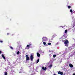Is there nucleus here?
Here are the masks:
<instances>
[{
	"label": "nucleus",
	"mask_w": 75,
	"mask_h": 75,
	"mask_svg": "<svg viewBox=\"0 0 75 75\" xmlns=\"http://www.w3.org/2000/svg\"><path fill=\"white\" fill-rule=\"evenodd\" d=\"M47 38L45 37H43L42 38V40L43 41H47Z\"/></svg>",
	"instance_id": "1"
},
{
	"label": "nucleus",
	"mask_w": 75,
	"mask_h": 75,
	"mask_svg": "<svg viewBox=\"0 0 75 75\" xmlns=\"http://www.w3.org/2000/svg\"><path fill=\"white\" fill-rule=\"evenodd\" d=\"M34 71V69L32 67H31L30 69H29V71L30 72H33Z\"/></svg>",
	"instance_id": "2"
},
{
	"label": "nucleus",
	"mask_w": 75,
	"mask_h": 75,
	"mask_svg": "<svg viewBox=\"0 0 75 75\" xmlns=\"http://www.w3.org/2000/svg\"><path fill=\"white\" fill-rule=\"evenodd\" d=\"M25 57L26 58V61H28L30 59V57H28V55H26L25 56Z\"/></svg>",
	"instance_id": "3"
},
{
	"label": "nucleus",
	"mask_w": 75,
	"mask_h": 75,
	"mask_svg": "<svg viewBox=\"0 0 75 75\" xmlns=\"http://www.w3.org/2000/svg\"><path fill=\"white\" fill-rule=\"evenodd\" d=\"M68 43H69V41H68V40H66L64 41V44H65V45H67Z\"/></svg>",
	"instance_id": "4"
},
{
	"label": "nucleus",
	"mask_w": 75,
	"mask_h": 75,
	"mask_svg": "<svg viewBox=\"0 0 75 75\" xmlns=\"http://www.w3.org/2000/svg\"><path fill=\"white\" fill-rule=\"evenodd\" d=\"M30 59L32 61H33V55H31L30 57Z\"/></svg>",
	"instance_id": "5"
},
{
	"label": "nucleus",
	"mask_w": 75,
	"mask_h": 75,
	"mask_svg": "<svg viewBox=\"0 0 75 75\" xmlns=\"http://www.w3.org/2000/svg\"><path fill=\"white\" fill-rule=\"evenodd\" d=\"M42 69H43V70L45 71V70H46V69H47V67H45L44 68V67H42Z\"/></svg>",
	"instance_id": "6"
},
{
	"label": "nucleus",
	"mask_w": 75,
	"mask_h": 75,
	"mask_svg": "<svg viewBox=\"0 0 75 75\" xmlns=\"http://www.w3.org/2000/svg\"><path fill=\"white\" fill-rule=\"evenodd\" d=\"M37 56L38 57H40V54H39L38 52L37 53Z\"/></svg>",
	"instance_id": "7"
},
{
	"label": "nucleus",
	"mask_w": 75,
	"mask_h": 75,
	"mask_svg": "<svg viewBox=\"0 0 75 75\" xmlns=\"http://www.w3.org/2000/svg\"><path fill=\"white\" fill-rule=\"evenodd\" d=\"M69 66L70 68H73V65H72V64H69Z\"/></svg>",
	"instance_id": "8"
},
{
	"label": "nucleus",
	"mask_w": 75,
	"mask_h": 75,
	"mask_svg": "<svg viewBox=\"0 0 75 75\" xmlns=\"http://www.w3.org/2000/svg\"><path fill=\"white\" fill-rule=\"evenodd\" d=\"M2 58H3L4 59H6V58H5V57H4V55L2 54Z\"/></svg>",
	"instance_id": "9"
},
{
	"label": "nucleus",
	"mask_w": 75,
	"mask_h": 75,
	"mask_svg": "<svg viewBox=\"0 0 75 75\" xmlns=\"http://www.w3.org/2000/svg\"><path fill=\"white\" fill-rule=\"evenodd\" d=\"M39 61H40V59H38L37 60V62H36V63H37V64L38 63V62H39Z\"/></svg>",
	"instance_id": "10"
},
{
	"label": "nucleus",
	"mask_w": 75,
	"mask_h": 75,
	"mask_svg": "<svg viewBox=\"0 0 75 75\" xmlns=\"http://www.w3.org/2000/svg\"><path fill=\"white\" fill-rule=\"evenodd\" d=\"M53 58H55V57H56V55H53Z\"/></svg>",
	"instance_id": "11"
},
{
	"label": "nucleus",
	"mask_w": 75,
	"mask_h": 75,
	"mask_svg": "<svg viewBox=\"0 0 75 75\" xmlns=\"http://www.w3.org/2000/svg\"><path fill=\"white\" fill-rule=\"evenodd\" d=\"M61 71H59L58 72V74H60Z\"/></svg>",
	"instance_id": "12"
},
{
	"label": "nucleus",
	"mask_w": 75,
	"mask_h": 75,
	"mask_svg": "<svg viewBox=\"0 0 75 75\" xmlns=\"http://www.w3.org/2000/svg\"><path fill=\"white\" fill-rule=\"evenodd\" d=\"M52 64H50V66H49V67L50 68H51L52 67Z\"/></svg>",
	"instance_id": "13"
},
{
	"label": "nucleus",
	"mask_w": 75,
	"mask_h": 75,
	"mask_svg": "<svg viewBox=\"0 0 75 75\" xmlns=\"http://www.w3.org/2000/svg\"><path fill=\"white\" fill-rule=\"evenodd\" d=\"M5 75H7V72H6L5 73Z\"/></svg>",
	"instance_id": "14"
},
{
	"label": "nucleus",
	"mask_w": 75,
	"mask_h": 75,
	"mask_svg": "<svg viewBox=\"0 0 75 75\" xmlns=\"http://www.w3.org/2000/svg\"><path fill=\"white\" fill-rule=\"evenodd\" d=\"M46 42H43V44L44 45H46Z\"/></svg>",
	"instance_id": "15"
},
{
	"label": "nucleus",
	"mask_w": 75,
	"mask_h": 75,
	"mask_svg": "<svg viewBox=\"0 0 75 75\" xmlns=\"http://www.w3.org/2000/svg\"><path fill=\"white\" fill-rule=\"evenodd\" d=\"M20 54V51H18L17 52V54Z\"/></svg>",
	"instance_id": "16"
},
{
	"label": "nucleus",
	"mask_w": 75,
	"mask_h": 75,
	"mask_svg": "<svg viewBox=\"0 0 75 75\" xmlns=\"http://www.w3.org/2000/svg\"><path fill=\"white\" fill-rule=\"evenodd\" d=\"M63 72H61L60 73V75H62V74H63Z\"/></svg>",
	"instance_id": "17"
},
{
	"label": "nucleus",
	"mask_w": 75,
	"mask_h": 75,
	"mask_svg": "<svg viewBox=\"0 0 75 75\" xmlns=\"http://www.w3.org/2000/svg\"><path fill=\"white\" fill-rule=\"evenodd\" d=\"M68 8H71V6H68Z\"/></svg>",
	"instance_id": "18"
},
{
	"label": "nucleus",
	"mask_w": 75,
	"mask_h": 75,
	"mask_svg": "<svg viewBox=\"0 0 75 75\" xmlns=\"http://www.w3.org/2000/svg\"><path fill=\"white\" fill-rule=\"evenodd\" d=\"M48 45H51V43H50V42H49L48 43Z\"/></svg>",
	"instance_id": "19"
},
{
	"label": "nucleus",
	"mask_w": 75,
	"mask_h": 75,
	"mask_svg": "<svg viewBox=\"0 0 75 75\" xmlns=\"http://www.w3.org/2000/svg\"><path fill=\"white\" fill-rule=\"evenodd\" d=\"M10 48H11V49L12 50H13V47H12L11 46H10Z\"/></svg>",
	"instance_id": "20"
},
{
	"label": "nucleus",
	"mask_w": 75,
	"mask_h": 75,
	"mask_svg": "<svg viewBox=\"0 0 75 75\" xmlns=\"http://www.w3.org/2000/svg\"><path fill=\"white\" fill-rule=\"evenodd\" d=\"M26 47H30V45H28Z\"/></svg>",
	"instance_id": "21"
},
{
	"label": "nucleus",
	"mask_w": 75,
	"mask_h": 75,
	"mask_svg": "<svg viewBox=\"0 0 75 75\" xmlns=\"http://www.w3.org/2000/svg\"><path fill=\"white\" fill-rule=\"evenodd\" d=\"M70 11L71 13H72L73 11H72V9H70Z\"/></svg>",
	"instance_id": "22"
},
{
	"label": "nucleus",
	"mask_w": 75,
	"mask_h": 75,
	"mask_svg": "<svg viewBox=\"0 0 75 75\" xmlns=\"http://www.w3.org/2000/svg\"><path fill=\"white\" fill-rule=\"evenodd\" d=\"M67 33V30H66L65 31V33Z\"/></svg>",
	"instance_id": "23"
},
{
	"label": "nucleus",
	"mask_w": 75,
	"mask_h": 75,
	"mask_svg": "<svg viewBox=\"0 0 75 75\" xmlns=\"http://www.w3.org/2000/svg\"><path fill=\"white\" fill-rule=\"evenodd\" d=\"M55 37V35H53L52 36V38H54V37Z\"/></svg>",
	"instance_id": "24"
},
{
	"label": "nucleus",
	"mask_w": 75,
	"mask_h": 75,
	"mask_svg": "<svg viewBox=\"0 0 75 75\" xmlns=\"http://www.w3.org/2000/svg\"><path fill=\"white\" fill-rule=\"evenodd\" d=\"M0 42H3V41H0Z\"/></svg>",
	"instance_id": "25"
},
{
	"label": "nucleus",
	"mask_w": 75,
	"mask_h": 75,
	"mask_svg": "<svg viewBox=\"0 0 75 75\" xmlns=\"http://www.w3.org/2000/svg\"><path fill=\"white\" fill-rule=\"evenodd\" d=\"M1 52H2L0 50V54H1Z\"/></svg>",
	"instance_id": "26"
},
{
	"label": "nucleus",
	"mask_w": 75,
	"mask_h": 75,
	"mask_svg": "<svg viewBox=\"0 0 75 75\" xmlns=\"http://www.w3.org/2000/svg\"><path fill=\"white\" fill-rule=\"evenodd\" d=\"M29 48H30V47H28V48H27V49H29Z\"/></svg>",
	"instance_id": "27"
},
{
	"label": "nucleus",
	"mask_w": 75,
	"mask_h": 75,
	"mask_svg": "<svg viewBox=\"0 0 75 75\" xmlns=\"http://www.w3.org/2000/svg\"><path fill=\"white\" fill-rule=\"evenodd\" d=\"M53 75H57V74H54Z\"/></svg>",
	"instance_id": "28"
},
{
	"label": "nucleus",
	"mask_w": 75,
	"mask_h": 75,
	"mask_svg": "<svg viewBox=\"0 0 75 75\" xmlns=\"http://www.w3.org/2000/svg\"><path fill=\"white\" fill-rule=\"evenodd\" d=\"M72 75H75V73L73 74Z\"/></svg>",
	"instance_id": "29"
},
{
	"label": "nucleus",
	"mask_w": 75,
	"mask_h": 75,
	"mask_svg": "<svg viewBox=\"0 0 75 75\" xmlns=\"http://www.w3.org/2000/svg\"><path fill=\"white\" fill-rule=\"evenodd\" d=\"M63 37H65V35H64L63 36Z\"/></svg>",
	"instance_id": "30"
},
{
	"label": "nucleus",
	"mask_w": 75,
	"mask_h": 75,
	"mask_svg": "<svg viewBox=\"0 0 75 75\" xmlns=\"http://www.w3.org/2000/svg\"><path fill=\"white\" fill-rule=\"evenodd\" d=\"M9 34V33H7V35H8Z\"/></svg>",
	"instance_id": "31"
},
{
	"label": "nucleus",
	"mask_w": 75,
	"mask_h": 75,
	"mask_svg": "<svg viewBox=\"0 0 75 75\" xmlns=\"http://www.w3.org/2000/svg\"><path fill=\"white\" fill-rule=\"evenodd\" d=\"M75 25H74V26L73 27H74V26H75Z\"/></svg>",
	"instance_id": "32"
},
{
	"label": "nucleus",
	"mask_w": 75,
	"mask_h": 75,
	"mask_svg": "<svg viewBox=\"0 0 75 75\" xmlns=\"http://www.w3.org/2000/svg\"><path fill=\"white\" fill-rule=\"evenodd\" d=\"M29 45H31V44H30Z\"/></svg>",
	"instance_id": "33"
},
{
	"label": "nucleus",
	"mask_w": 75,
	"mask_h": 75,
	"mask_svg": "<svg viewBox=\"0 0 75 75\" xmlns=\"http://www.w3.org/2000/svg\"><path fill=\"white\" fill-rule=\"evenodd\" d=\"M74 53H75V51L74 52Z\"/></svg>",
	"instance_id": "34"
},
{
	"label": "nucleus",
	"mask_w": 75,
	"mask_h": 75,
	"mask_svg": "<svg viewBox=\"0 0 75 75\" xmlns=\"http://www.w3.org/2000/svg\"><path fill=\"white\" fill-rule=\"evenodd\" d=\"M67 38V37H66V38Z\"/></svg>",
	"instance_id": "35"
},
{
	"label": "nucleus",
	"mask_w": 75,
	"mask_h": 75,
	"mask_svg": "<svg viewBox=\"0 0 75 75\" xmlns=\"http://www.w3.org/2000/svg\"><path fill=\"white\" fill-rule=\"evenodd\" d=\"M60 39H61V38H60Z\"/></svg>",
	"instance_id": "36"
}]
</instances>
